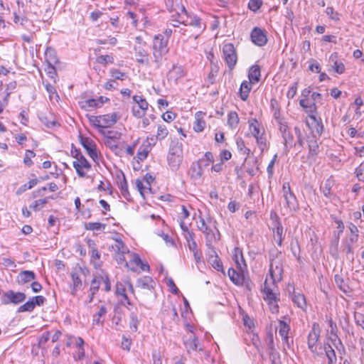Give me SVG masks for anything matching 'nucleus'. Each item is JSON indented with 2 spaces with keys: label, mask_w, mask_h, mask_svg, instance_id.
I'll return each mask as SVG.
<instances>
[{
  "label": "nucleus",
  "mask_w": 364,
  "mask_h": 364,
  "mask_svg": "<svg viewBox=\"0 0 364 364\" xmlns=\"http://www.w3.org/2000/svg\"><path fill=\"white\" fill-rule=\"evenodd\" d=\"M239 117L236 112H230L228 116V124L233 129L235 128L239 123Z\"/></svg>",
  "instance_id": "44"
},
{
  "label": "nucleus",
  "mask_w": 364,
  "mask_h": 364,
  "mask_svg": "<svg viewBox=\"0 0 364 364\" xmlns=\"http://www.w3.org/2000/svg\"><path fill=\"white\" fill-rule=\"evenodd\" d=\"M333 186V181L331 178H328L320 186V190L326 198H330L331 196V188Z\"/></svg>",
  "instance_id": "35"
},
{
  "label": "nucleus",
  "mask_w": 364,
  "mask_h": 364,
  "mask_svg": "<svg viewBox=\"0 0 364 364\" xmlns=\"http://www.w3.org/2000/svg\"><path fill=\"white\" fill-rule=\"evenodd\" d=\"M209 262L212 264L214 269H215L217 271H223V264L220 262L219 257L215 256H211L209 258Z\"/></svg>",
  "instance_id": "54"
},
{
  "label": "nucleus",
  "mask_w": 364,
  "mask_h": 364,
  "mask_svg": "<svg viewBox=\"0 0 364 364\" xmlns=\"http://www.w3.org/2000/svg\"><path fill=\"white\" fill-rule=\"evenodd\" d=\"M49 198H53V197H47L42 199L35 200L32 204L29 205V208L34 211L40 210L43 206L48 203Z\"/></svg>",
  "instance_id": "40"
},
{
  "label": "nucleus",
  "mask_w": 364,
  "mask_h": 364,
  "mask_svg": "<svg viewBox=\"0 0 364 364\" xmlns=\"http://www.w3.org/2000/svg\"><path fill=\"white\" fill-rule=\"evenodd\" d=\"M355 173L360 181H364V166L363 164L355 168Z\"/></svg>",
  "instance_id": "64"
},
{
  "label": "nucleus",
  "mask_w": 364,
  "mask_h": 364,
  "mask_svg": "<svg viewBox=\"0 0 364 364\" xmlns=\"http://www.w3.org/2000/svg\"><path fill=\"white\" fill-rule=\"evenodd\" d=\"M106 227V225L105 224H103V223H97V222H95V223H85V228L86 230H104Z\"/></svg>",
  "instance_id": "49"
},
{
  "label": "nucleus",
  "mask_w": 364,
  "mask_h": 364,
  "mask_svg": "<svg viewBox=\"0 0 364 364\" xmlns=\"http://www.w3.org/2000/svg\"><path fill=\"white\" fill-rule=\"evenodd\" d=\"M186 346L187 348L188 352H190L191 350L196 351V350H201V348H198V340L193 336V338H191L189 340H188L186 343Z\"/></svg>",
  "instance_id": "45"
},
{
  "label": "nucleus",
  "mask_w": 364,
  "mask_h": 364,
  "mask_svg": "<svg viewBox=\"0 0 364 364\" xmlns=\"http://www.w3.org/2000/svg\"><path fill=\"white\" fill-rule=\"evenodd\" d=\"M249 129L254 137L259 136L262 133L259 128V124L255 119L249 121Z\"/></svg>",
  "instance_id": "37"
},
{
  "label": "nucleus",
  "mask_w": 364,
  "mask_h": 364,
  "mask_svg": "<svg viewBox=\"0 0 364 364\" xmlns=\"http://www.w3.org/2000/svg\"><path fill=\"white\" fill-rule=\"evenodd\" d=\"M185 75V71L181 65H173L168 73V78L171 82L177 83L178 80Z\"/></svg>",
  "instance_id": "21"
},
{
  "label": "nucleus",
  "mask_w": 364,
  "mask_h": 364,
  "mask_svg": "<svg viewBox=\"0 0 364 364\" xmlns=\"http://www.w3.org/2000/svg\"><path fill=\"white\" fill-rule=\"evenodd\" d=\"M309 118L312 121L311 126L313 133L316 132L317 135L320 136L323 131V125L322 124L321 119L320 118L317 119L314 114H309Z\"/></svg>",
  "instance_id": "27"
},
{
  "label": "nucleus",
  "mask_w": 364,
  "mask_h": 364,
  "mask_svg": "<svg viewBox=\"0 0 364 364\" xmlns=\"http://www.w3.org/2000/svg\"><path fill=\"white\" fill-rule=\"evenodd\" d=\"M321 328L317 323H314L308 335V348L313 354L314 358L321 357V346L318 341L320 338Z\"/></svg>",
  "instance_id": "4"
},
{
  "label": "nucleus",
  "mask_w": 364,
  "mask_h": 364,
  "mask_svg": "<svg viewBox=\"0 0 364 364\" xmlns=\"http://www.w3.org/2000/svg\"><path fill=\"white\" fill-rule=\"evenodd\" d=\"M26 299V294L23 292H15L12 290H9L4 292L1 298L3 304H18L23 302Z\"/></svg>",
  "instance_id": "9"
},
{
  "label": "nucleus",
  "mask_w": 364,
  "mask_h": 364,
  "mask_svg": "<svg viewBox=\"0 0 364 364\" xmlns=\"http://www.w3.org/2000/svg\"><path fill=\"white\" fill-rule=\"evenodd\" d=\"M299 105L301 107L306 109V112L313 114L316 110V105L315 102L309 103L306 98L300 100Z\"/></svg>",
  "instance_id": "43"
},
{
  "label": "nucleus",
  "mask_w": 364,
  "mask_h": 364,
  "mask_svg": "<svg viewBox=\"0 0 364 364\" xmlns=\"http://www.w3.org/2000/svg\"><path fill=\"white\" fill-rule=\"evenodd\" d=\"M205 113L202 112H197L195 114V122L193 124V129L196 132H202L205 126V122L203 120Z\"/></svg>",
  "instance_id": "29"
},
{
  "label": "nucleus",
  "mask_w": 364,
  "mask_h": 364,
  "mask_svg": "<svg viewBox=\"0 0 364 364\" xmlns=\"http://www.w3.org/2000/svg\"><path fill=\"white\" fill-rule=\"evenodd\" d=\"M282 136L284 140V150L287 154L291 148L296 146V144H294V136L290 131L282 134Z\"/></svg>",
  "instance_id": "31"
},
{
  "label": "nucleus",
  "mask_w": 364,
  "mask_h": 364,
  "mask_svg": "<svg viewBox=\"0 0 364 364\" xmlns=\"http://www.w3.org/2000/svg\"><path fill=\"white\" fill-rule=\"evenodd\" d=\"M36 154L31 150H27L25 154V157L23 159V162L26 165L31 166L33 164V161L31 158L34 157Z\"/></svg>",
  "instance_id": "62"
},
{
  "label": "nucleus",
  "mask_w": 364,
  "mask_h": 364,
  "mask_svg": "<svg viewBox=\"0 0 364 364\" xmlns=\"http://www.w3.org/2000/svg\"><path fill=\"white\" fill-rule=\"evenodd\" d=\"M282 273L283 268L281 261L270 259L269 275L273 284L282 280Z\"/></svg>",
  "instance_id": "11"
},
{
  "label": "nucleus",
  "mask_w": 364,
  "mask_h": 364,
  "mask_svg": "<svg viewBox=\"0 0 364 364\" xmlns=\"http://www.w3.org/2000/svg\"><path fill=\"white\" fill-rule=\"evenodd\" d=\"M326 14L331 20L334 21H340L341 15L336 11L333 7H327L326 9Z\"/></svg>",
  "instance_id": "52"
},
{
  "label": "nucleus",
  "mask_w": 364,
  "mask_h": 364,
  "mask_svg": "<svg viewBox=\"0 0 364 364\" xmlns=\"http://www.w3.org/2000/svg\"><path fill=\"white\" fill-rule=\"evenodd\" d=\"M181 14H178V20H174L176 23H183L185 26H191L195 30L194 32L191 33L187 28H181L180 32L186 35V33L191 37L196 39L205 29V25L202 23V20L200 17L193 14H189L185 6H180Z\"/></svg>",
  "instance_id": "1"
},
{
  "label": "nucleus",
  "mask_w": 364,
  "mask_h": 364,
  "mask_svg": "<svg viewBox=\"0 0 364 364\" xmlns=\"http://www.w3.org/2000/svg\"><path fill=\"white\" fill-rule=\"evenodd\" d=\"M35 309L34 303L32 299H29L25 304L19 306L18 309V312H24V311H32Z\"/></svg>",
  "instance_id": "56"
},
{
  "label": "nucleus",
  "mask_w": 364,
  "mask_h": 364,
  "mask_svg": "<svg viewBox=\"0 0 364 364\" xmlns=\"http://www.w3.org/2000/svg\"><path fill=\"white\" fill-rule=\"evenodd\" d=\"M274 232V239L277 241L278 246L281 247L282 245L283 241V227L280 223H277L275 227Z\"/></svg>",
  "instance_id": "41"
},
{
  "label": "nucleus",
  "mask_w": 364,
  "mask_h": 364,
  "mask_svg": "<svg viewBox=\"0 0 364 364\" xmlns=\"http://www.w3.org/2000/svg\"><path fill=\"white\" fill-rule=\"evenodd\" d=\"M112 248L114 252V257L118 264H123L126 262L125 255H128L130 252L127 247L124 245L123 241L120 239L115 240V242L112 245Z\"/></svg>",
  "instance_id": "7"
},
{
  "label": "nucleus",
  "mask_w": 364,
  "mask_h": 364,
  "mask_svg": "<svg viewBox=\"0 0 364 364\" xmlns=\"http://www.w3.org/2000/svg\"><path fill=\"white\" fill-rule=\"evenodd\" d=\"M72 279V284H70V293L72 295L75 296L79 290L82 289V282L80 278V273L77 271H73L70 273Z\"/></svg>",
  "instance_id": "20"
},
{
  "label": "nucleus",
  "mask_w": 364,
  "mask_h": 364,
  "mask_svg": "<svg viewBox=\"0 0 364 364\" xmlns=\"http://www.w3.org/2000/svg\"><path fill=\"white\" fill-rule=\"evenodd\" d=\"M168 134V130L167 127L164 124H159L157 126V131L155 137H148L149 144L155 145L156 141H161L164 139Z\"/></svg>",
  "instance_id": "19"
},
{
  "label": "nucleus",
  "mask_w": 364,
  "mask_h": 364,
  "mask_svg": "<svg viewBox=\"0 0 364 364\" xmlns=\"http://www.w3.org/2000/svg\"><path fill=\"white\" fill-rule=\"evenodd\" d=\"M73 166L75 168L78 176L81 178H85L87 176L84 170L90 171L92 167L90 163L84 156H80L78 159L74 161L73 162Z\"/></svg>",
  "instance_id": "13"
},
{
  "label": "nucleus",
  "mask_w": 364,
  "mask_h": 364,
  "mask_svg": "<svg viewBox=\"0 0 364 364\" xmlns=\"http://www.w3.org/2000/svg\"><path fill=\"white\" fill-rule=\"evenodd\" d=\"M107 314V309L105 306H100L98 311L93 315L92 323L93 325L102 324L104 320L102 318Z\"/></svg>",
  "instance_id": "33"
},
{
  "label": "nucleus",
  "mask_w": 364,
  "mask_h": 364,
  "mask_svg": "<svg viewBox=\"0 0 364 364\" xmlns=\"http://www.w3.org/2000/svg\"><path fill=\"white\" fill-rule=\"evenodd\" d=\"M120 116L117 112L100 115V122L102 128H109L117 123L119 119Z\"/></svg>",
  "instance_id": "17"
},
{
  "label": "nucleus",
  "mask_w": 364,
  "mask_h": 364,
  "mask_svg": "<svg viewBox=\"0 0 364 364\" xmlns=\"http://www.w3.org/2000/svg\"><path fill=\"white\" fill-rule=\"evenodd\" d=\"M134 54L136 61L141 65H149L150 64L148 51L145 49L144 46L139 43V46H134Z\"/></svg>",
  "instance_id": "15"
},
{
  "label": "nucleus",
  "mask_w": 364,
  "mask_h": 364,
  "mask_svg": "<svg viewBox=\"0 0 364 364\" xmlns=\"http://www.w3.org/2000/svg\"><path fill=\"white\" fill-rule=\"evenodd\" d=\"M119 188L121 190V193L123 197L127 200H129L130 193L128 190V183L124 174H122V181H121L119 183Z\"/></svg>",
  "instance_id": "38"
},
{
  "label": "nucleus",
  "mask_w": 364,
  "mask_h": 364,
  "mask_svg": "<svg viewBox=\"0 0 364 364\" xmlns=\"http://www.w3.org/2000/svg\"><path fill=\"white\" fill-rule=\"evenodd\" d=\"M328 63L331 69L336 73L341 75L345 73V65L341 61L338 60V53L334 52L330 55Z\"/></svg>",
  "instance_id": "16"
},
{
  "label": "nucleus",
  "mask_w": 364,
  "mask_h": 364,
  "mask_svg": "<svg viewBox=\"0 0 364 364\" xmlns=\"http://www.w3.org/2000/svg\"><path fill=\"white\" fill-rule=\"evenodd\" d=\"M96 60L98 63L106 65L107 63H112L114 58L109 55H105L98 56Z\"/></svg>",
  "instance_id": "58"
},
{
  "label": "nucleus",
  "mask_w": 364,
  "mask_h": 364,
  "mask_svg": "<svg viewBox=\"0 0 364 364\" xmlns=\"http://www.w3.org/2000/svg\"><path fill=\"white\" fill-rule=\"evenodd\" d=\"M109 73L111 76L114 77L115 80H123L127 77L125 73L121 72L119 70L115 68L111 69Z\"/></svg>",
  "instance_id": "57"
},
{
  "label": "nucleus",
  "mask_w": 364,
  "mask_h": 364,
  "mask_svg": "<svg viewBox=\"0 0 364 364\" xmlns=\"http://www.w3.org/2000/svg\"><path fill=\"white\" fill-rule=\"evenodd\" d=\"M257 141V144L258 145L259 149L261 150L262 152H263L264 150H267L268 149V146L267 144V139L264 136V133L262 132V133L256 137H255Z\"/></svg>",
  "instance_id": "47"
},
{
  "label": "nucleus",
  "mask_w": 364,
  "mask_h": 364,
  "mask_svg": "<svg viewBox=\"0 0 364 364\" xmlns=\"http://www.w3.org/2000/svg\"><path fill=\"white\" fill-rule=\"evenodd\" d=\"M80 144L82 147L86 150L87 154L92 159L93 161H96L98 158L96 144L94 141L87 137H83L80 136Z\"/></svg>",
  "instance_id": "14"
},
{
  "label": "nucleus",
  "mask_w": 364,
  "mask_h": 364,
  "mask_svg": "<svg viewBox=\"0 0 364 364\" xmlns=\"http://www.w3.org/2000/svg\"><path fill=\"white\" fill-rule=\"evenodd\" d=\"M252 82L250 81H243L240 87V96L242 100L245 101L248 98L249 93L252 89Z\"/></svg>",
  "instance_id": "30"
},
{
  "label": "nucleus",
  "mask_w": 364,
  "mask_h": 364,
  "mask_svg": "<svg viewBox=\"0 0 364 364\" xmlns=\"http://www.w3.org/2000/svg\"><path fill=\"white\" fill-rule=\"evenodd\" d=\"M131 257V259L129 262H127L126 261L125 265L130 268L132 270L134 271L136 267L139 266L140 264H141V259L139 257V256L134 253H131L129 255Z\"/></svg>",
  "instance_id": "34"
},
{
  "label": "nucleus",
  "mask_w": 364,
  "mask_h": 364,
  "mask_svg": "<svg viewBox=\"0 0 364 364\" xmlns=\"http://www.w3.org/2000/svg\"><path fill=\"white\" fill-rule=\"evenodd\" d=\"M100 281L97 278H94L91 282L90 286V291H91V298L90 300L92 299L93 295L98 291L100 288Z\"/></svg>",
  "instance_id": "61"
},
{
  "label": "nucleus",
  "mask_w": 364,
  "mask_h": 364,
  "mask_svg": "<svg viewBox=\"0 0 364 364\" xmlns=\"http://www.w3.org/2000/svg\"><path fill=\"white\" fill-rule=\"evenodd\" d=\"M204 159H200L198 161L193 163L190 171L191 177L192 179L196 181L200 178L203 173V168L202 167V163Z\"/></svg>",
  "instance_id": "23"
},
{
  "label": "nucleus",
  "mask_w": 364,
  "mask_h": 364,
  "mask_svg": "<svg viewBox=\"0 0 364 364\" xmlns=\"http://www.w3.org/2000/svg\"><path fill=\"white\" fill-rule=\"evenodd\" d=\"M307 144L309 148V157H316L319 153V146L318 139L314 134L308 136Z\"/></svg>",
  "instance_id": "18"
},
{
  "label": "nucleus",
  "mask_w": 364,
  "mask_h": 364,
  "mask_svg": "<svg viewBox=\"0 0 364 364\" xmlns=\"http://www.w3.org/2000/svg\"><path fill=\"white\" fill-rule=\"evenodd\" d=\"M325 355L328 359V364H336L337 357L335 350L329 344H324L321 348V357Z\"/></svg>",
  "instance_id": "22"
},
{
  "label": "nucleus",
  "mask_w": 364,
  "mask_h": 364,
  "mask_svg": "<svg viewBox=\"0 0 364 364\" xmlns=\"http://www.w3.org/2000/svg\"><path fill=\"white\" fill-rule=\"evenodd\" d=\"M133 100L136 104L132 108L133 114L135 117H141L145 114V111L148 109V102L142 96L134 95Z\"/></svg>",
  "instance_id": "12"
},
{
  "label": "nucleus",
  "mask_w": 364,
  "mask_h": 364,
  "mask_svg": "<svg viewBox=\"0 0 364 364\" xmlns=\"http://www.w3.org/2000/svg\"><path fill=\"white\" fill-rule=\"evenodd\" d=\"M298 88V82H294L291 86L289 87V90L287 93V97L289 99H293L296 94Z\"/></svg>",
  "instance_id": "63"
},
{
  "label": "nucleus",
  "mask_w": 364,
  "mask_h": 364,
  "mask_svg": "<svg viewBox=\"0 0 364 364\" xmlns=\"http://www.w3.org/2000/svg\"><path fill=\"white\" fill-rule=\"evenodd\" d=\"M275 283L272 284H269L268 278L265 279L264 283V287L262 289V292L264 294V299L266 300H272L273 299H277V294L274 291V287Z\"/></svg>",
  "instance_id": "25"
},
{
  "label": "nucleus",
  "mask_w": 364,
  "mask_h": 364,
  "mask_svg": "<svg viewBox=\"0 0 364 364\" xmlns=\"http://www.w3.org/2000/svg\"><path fill=\"white\" fill-rule=\"evenodd\" d=\"M45 54L46 57V60L48 61L50 65L49 68L54 70L55 68L52 65L58 63V58L56 57L55 50L50 48H48L46 50Z\"/></svg>",
  "instance_id": "36"
},
{
  "label": "nucleus",
  "mask_w": 364,
  "mask_h": 364,
  "mask_svg": "<svg viewBox=\"0 0 364 364\" xmlns=\"http://www.w3.org/2000/svg\"><path fill=\"white\" fill-rule=\"evenodd\" d=\"M36 274L33 271L23 270L17 276L16 280L18 284H25L36 279Z\"/></svg>",
  "instance_id": "24"
},
{
  "label": "nucleus",
  "mask_w": 364,
  "mask_h": 364,
  "mask_svg": "<svg viewBox=\"0 0 364 364\" xmlns=\"http://www.w3.org/2000/svg\"><path fill=\"white\" fill-rule=\"evenodd\" d=\"M99 132L103 135L106 139L117 140L120 136L119 133L114 132L113 131L99 130Z\"/></svg>",
  "instance_id": "53"
},
{
  "label": "nucleus",
  "mask_w": 364,
  "mask_h": 364,
  "mask_svg": "<svg viewBox=\"0 0 364 364\" xmlns=\"http://www.w3.org/2000/svg\"><path fill=\"white\" fill-rule=\"evenodd\" d=\"M335 282L337 287L343 293L347 294L349 291V287L346 284L343 277L339 274H336L334 277Z\"/></svg>",
  "instance_id": "42"
},
{
  "label": "nucleus",
  "mask_w": 364,
  "mask_h": 364,
  "mask_svg": "<svg viewBox=\"0 0 364 364\" xmlns=\"http://www.w3.org/2000/svg\"><path fill=\"white\" fill-rule=\"evenodd\" d=\"M198 228L205 235L208 245L220 240V232L217 228V222L209 215L203 217L201 214L199 216V221L197 222Z\"/></svg>",
  "instance_id": "2"
},
{
  "label": "nucleus",
  "mask_w": 364,
  "mask_h": 364,
  "mask_svg": "<svg viewBox=\"0 0 364 364\" xmlns=\"http://www.w3.org/2000/svg\"><path fill=\"white\" fill-rule=\"evenodd\" d=\"M165 5L168 11L171 13H176L178 16L181 14L180 6H184L178 0H165Z\"/></svg>",
  "instance_id": "32"
},
{
  "label": "nucleus",
  "mask_w": 364,
  "mask_h": 364,
  "mask_svg": "<svg viewBox=\"0 0 364 364\" xmlns=\"http://www.w3.org/2000/svg\"><path fill=\"white\" fill-rule=\"evenodd\" d=\"M224 59L230 70H232L237 63V54L232 43H226L223 47Z\"/></svg>",
  "instance_id": "8"
},
{
  "label": "nucleus",
  "mask_w": 364,
  "mask_h": 364,
  "mask_svg": "<svg viewBox=\"0 0 364 364\" xmlns=\"http://www.w3.org/2000/svg\"><path fill=\"white\" fill-rule=\"evenodd\" d=\"M261 76V69L258 65H253L250 67L248 73L249 80L252 83H257L259 81Z\"/></svg>",
  "instance_id": "26"
},
{
  "label": "nucleus",
  "mask_w": 364,
  "mask_h": 364,
  "mask_svg": "<svg viewBox=\"0 0 364 364\" xmlns=\"http://www.w3.org/2000/svg\"><path fill=\"white\" fill-rule=\"evenodd\" d=\"M139 320L136 314L134 311L131 312L129 327L132 331L136 332L138 329Z\"/></svg>",
  "instance_id": "51"
},
{
  "label": "nucleus",
  "mask_w": 364,
  "mask_h": 364,
  "mask_svg": "<svg viewBox=\"0 0 364 364\" xmlns=\"http://www.w3.org/2000/svg\"><path fill=\"white\" fill-rule=\"evenodd\" d=\"M90 122L91 124L97 128L99 130H103L102 128V124L100 122V115L99 116H91L89 117Z\"/></svg>",
  "instance_id": "59"
},
{
  "label": "nucleus",
  "mask_w": 364,
  "mask_h": 364,
  "mask_svg": "<svg viewBox=\"0 0 364 364\" xmlns=\"http://www.w3.org/2000/svg\"><path fill=\"white\" fill-rule=\"evenodd\" d=\"M348 228L351 233V235L349 237V241L350 243L356 242L358 240V229L355 225L350 223L349 224Z\"/></svg>",
  "instance_id": "48"
},
{
  "label": "nucleus",
  "mask_w": 364,
  "mask_h": 364,
  "mask_svg": "<svg viewBox=\"0 0 364 364\" xmlns=\"http://www.w3.org/2000/svg\"><path fill=\"white\" fill-rule=\"evenodd\" d=\"M126 289L124 287V285L122 283H117L116 284V294L117 295L122 296L124 301H127V304L129 306H131L132 304L127 296V295L125 293Z\"/></svg>",
  "instance_id": "46"
},
{
  "label": "nucleus",
  "mask_w": 364,
  "mask_h": 364,
  "mask_svg": "<svg viewBox=\"0 0 364 364\" xmlns=\"http://www.w3.org/2000/svg\"><path fill=\"white\" fill-rule=\"evenodd\" d=\"M82 107L85 109H95L99 107V104L96 99H89L82 102Z\"/></svg>",
  "instance_id": "55"
},
{
  "label": "nucleus",
  "mask_w": 364,
  "mask_h": 364,
  "mask_svg": "<svg viewBox=\"0 0 364 364\" xmlns=\"http://www.w3.org/2000/svg\"><path fill=\"white\" fill-rule=\"evenodd\" d=\"M282 196L285 203L286 208L291 211H296L299 206L298 200L294 195V193L291 191L290 184L288 182H285L282 186Z\"/></svg>",
  "instance_id": "6"
},
{
  "label": "nucleus",
  "mask_w": 364,
  "mask_h": 364,
  "mask_svg": "<svg viewBox=\"0 0 364 364\" xmlns=\"http://www.w3.org/2000/svg\"><path fill=\"white\" fill-rule=\"evenodd\" d=\"M153 63L156 68L161 66L168 52V37L159 34L153 40Z\"/></svg>",
  "instance_id": "3"
},
{
  "label": "nucleus",
  "mask_w": 364,
  "mask_h": 364,
  "mask_svg": "<svg viewBox=\"0 0 364 364\" xmlns=\"http://www.w3.org/2000/svg\"><path fill=\"white\" fill-rule=\"evenodd\" d=\"M153 280L149 277L139 279L136 282V286L143 289H150L152 288Z\"/></svg>",
  "instance_id": "39"
},
{
  "label": "nucleus",
  "mask_w": 364,
  "mask_h": 364,
  "mask_svg": "<svg viewBox=\"0 0 364 364\" xmlns=\"http://www.w3.org/2000/svg\"><path fill=\"white\" fill-rule=\"evenodd\" d=\"M181 146V144H179L178 141H172L170 145L167 160L169 166L173 171H176L183 161Z\"/></svg>",
  "instance_id": "5"
},
{
  "label": "nucleus",
  "mask_w": 364,
  "mask_h": 364,
  "mask_svg": "<svg viewBox=\"0 0 364 364\" xmlns=\"http://www.w3.org/2000/svg\"><path fill=\"white\" fill-rule=\"evenodd\" d=\"M292 301L299 308H304L306 306V299L303 294H294L292 297Z\"/></svg>",
  "instance_id": "50"
},
{
  "label": "nucleus",
  "mask_w": 364,
  "mask_h": 364,
  "mask_svg": "<svg viewBox=\"0 0 364 364\" xmlns=\"http://www.w3.org/2000/svg\"><path fill=\"white\" fill-rule=\"evenodd\" d=\"M262 4V0H250L248 3V8L251 11L256 12L261 7Z\"/></svg>",
  "instance_id": "60"
},
{
  "label": "nucleus",
  "mask_w": 364,
  "mask_h": 364,
  "mask_svg": "<svg viewBox=\"0 0 364 364\" xmlns=\"http://www.w3.org/2000/svg\"><path fill=\"white\" fill-rule=\"evenodd\" d=\"M228 276L230 280L236 285H243L245 278L244 275L240 272H236L234 269L230 268L228 269Z\"/></svg>",
  "instance_id": "28"
},
{
  "label": "nucleus",
  "mask_w": 364,
  "mask_h": 364,
  "mask_svg": "<svg viewBox=\"0 0 364 364\" xmlns=\"http://www.w3.org/2000/svg\"><path fill=\"white\" fill-rule=\"evenodd\" d=\"M252 42L259 47H262L267 43V31L259 27H255L250 33Z\"/></svg>",
  "instance_id": "10"
}]
</instances>
